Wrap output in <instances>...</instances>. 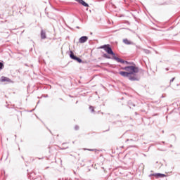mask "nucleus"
<instances>
[{
    "label": "nucleus",
    "mask_w": 180,
    "mask_h": 180,
    "mask_svg": "<svg viewBox=\"0 0 180 180\" xmlns=\"http://www.w3.org/2000/svg\"><path fill=\"white\" fill-rule=\"evenodd\" d=\"M76 57H77V56H74V53H73L72 52H71V53H70V58H72V60H75Z\"/></svg>",
    "instance_id": "obj_11"
},
{
    "label": "nucleus",
    "mask_w": 180,
    "mask_h": 180,
    "mask_svg": "<svg viewBox=\"0 0 180 180\" xmlns=\"http://www.w3.org/2000/svg\"><path fill=\"white\" fill-rule=\"evenodd\" d=\"M123 41L125 44H132L131 41H129L127 39H124Z\"/></svg>",
    "instance_id": "obj_9"
},
{
    "label": "nucleus",
    "mask_w": 180,
    "mask_h": 180,
    "mask_svg": "<svg viewBox=\"0 0 180 180\" xmlns=\"http://www.w3.org/2000/svg\"><path fill=\"white\" fill-rule=\"evenodd\" d=\"M90 109H91V112H94V107H90Z\"/></svg>",
    "instance_id": "obj_15"
},
{
    "label": "nucleus",
    "mask_w": 180,
    "mask_h": 180,
    "mask_svg": "<svg viewBox=\"0 0 180 180\" xmlns=\"http://www.w3.org/2000/svg\"><path fill=\"white\" fill-rule=\"evenodd\" d=\"M172 81H174V79L171 80V82H172Z\"/></svg>",
    "instance_id": "obj_16"
},
{
    "label": "nucleus",
    "mask_w": 180,
    "mask_h": 180,
    "mask_svg": "<svg viewBox=\"0 0 180 180\" xmlns=\"http://www.w3.org/2000/svg\"><path fill=\"white\" fill-rule=\"evenodd\" d=\"M2 67H4V64H2V63H0V70H2Z\"/></svg>",
    "instance_id": "obj_13"
},
{
    "label": "nucleus",
    "mask_w": 180,
    "mask_h": 180,
    "mask_svg": "<svg viewBox=\"0 0 180 180\" xmlns=\"http://www.w3.org/2000/svg\"><path fill=\"white\" fill-rule=\"evenodd\" d=\"M101 49H103L108 54H110L111 56H115V53H113V51H112V49L109 45H104L101 47Z\"/></svg>",
    "instance_id": "obj_2"
},
{
    "label": "nucleus",
    "mask_w": 180,
    "mask_h": 180,
    "mask_svg": "<svg viewBox=\"0 0 180 180\" xmlns=\"http://www.w3.org/2000/svg\"><path fill=\"white\" fill-rule=\"evenodd\" d=\"M122 77H128L131 81H136V77H130L128 72H120Z\"/></svg>",
    "instance_id": "obj_3"
},
{
    "label": "nucleus",
    "mask_w": 180,
    "mask_h": 180,
    "mask_svg": "<svg viewBox=\"0 0 180 180\" xmlns=\"http://www.w3.org/2000/svg\"><path fill=\"white\" fill-rule=\"evenodd\" d=\"M88 41V37H82L79 39V43H85L86 41Z\"/></svg>",
    "instance_id": "obj_4"
},
{
    "label": "nucleus",
    "mask_w": 180,
    "mask_h": 180,
    "mask_svg": "<svg viewBox=\"0 0 180 180\" xmlns=\"http://www.w3.org/2000/svg\"><path fill=\"white\" fill-rule=\"evenodd\" d=\"M112 58H113L114 60H115V61H117V63H124V61H123V60H122V59H120V58L116 57L115 55L112 56Z\"/></svg>",
    "instance_id": "obj_7"
},
{
    "label": "nucleus",
    "mask_w": 180,
    "mask_h": 180,
    "mask_svg": "<svg viewBox=\"0 0 180 180\" xmlns=\"http://www.w3.org/2000/svg\"><path fill=\"white\" fill-rule=\"evenodd\" d=\"M154 176H156V178H164V176H165V174L158 173L154 174Z\"/></svg>",
    "instance_id": "obj_8"
},
{
    "label": "nucleus",
    "mask_w": 180,
    "mask_h": 180,
    "mask_svg": "<svg viewBox=\"0 0 180 180\" xmlns=\"http://www.w3.org/2000/svg\"><path fill=\"white\" fill-rule=\"evenodd\" d=\"M77 2H79V4H81V5H83V6H86V8H88V6H89V5H88V4H86L85 1H84V0H76Z\"/></svg>",
    "instance_id": "obj_6"
},
{
    "label": "nucleus",
    "mask_w": 180,
    "mask_h": 180,
    "mask_svg": "<svg viewBox=\"0 0 180 180\" xmlns=\"http://www.w3.org/2000/svg\"><path fill=\"white\" fill-rule=\"evenodd\" d=\"M104 57H105L106 58H110V57L108 56V55L105 54Z\"/></svg>",
    "instance_id": "obj_14"
},
{
    "label": "nucleus",
    "mask_w": 180,
    "mask_h": 180,
    "mask_svg": "<svg viewBox=\"0 0 180 180\" xmlns=\"http://www.w3.org/2000/svg\"><path fill=\"white\" fill-rule=\"evenodd\" d=\"M122 70H124L128 74L130 75H134V74H137L139 72V69L134 66H128L125 68H122Z\"/></svg>",
    "instance_id": "obj_1"
},
{
    "label": "nucleus",
    "mask_w": 180,
    "mask_h": 180,
    "mask_svg": "<svg viewBox=\"0 0 180 180\" xmlns=\"http://www.w3.org/2000/svg\"><path fill=\"white\" fill-rule=\"evenodd\" d=\"M1 82H11V79L3 76L1 78Z\"/></svg>",
    "instance_id": "obj_5"
},
{
    "label": "nucleus",
    "mask_w": 180,
    "mask_h": 180,
    "mask_svg": "<svg viewBox=\"0 0 180 180\" xmlns=\"http://www.w3.org/2000/svg\"><path fill=\"white\" fill-rule=\"evenodd\" d=\"M75 60H76V61H78V63H82V60L79 58L76 57Z\"/></svg>",
    "instance_id": "obj_12"
},
{
    "label": "nucleus",
    "mask_w": 180,
    "mask_h": 180,
    "mask_svg": "<svg viewBox=\"0 0 180 180\" xmlns=\"http://www.w3.org/2000/svg\"><path fill=\"white\" fill-rule=\"evenodd\" d=\"M41 39H46V32L41 31Z\"/></svg>",
    "instance_id": "obj_10"
}]
</instances>
